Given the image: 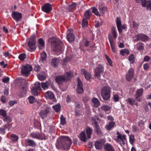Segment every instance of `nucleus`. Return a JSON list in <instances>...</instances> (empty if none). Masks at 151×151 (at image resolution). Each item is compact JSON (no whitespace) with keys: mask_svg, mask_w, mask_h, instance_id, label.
<instances>
[{"mask_svg":"<svg viewBox=\"0 0 151 151\" xmlns=\"http://www.w3.org/2000/svg\"><path fill=\"white\" fill-rule=\"evenodd\" d=\"M143 68L145 70H146L148 69L150 67V65L149 63H145L143 65Z\"/></svg>","mask_w":151,"mask_h":151,"instance_id":"obj_58","label":"nucleus"},{"mask_svg":"<svg viewBox=\"0 0 151 151\" xmlns=\"http://www.w3.org/2000/svg\"><path fill=\"white\" fill-rule=\"evenodd\" d=\"M101 109L105 111H107L110 110V107L108 105H104L101 107Z\"/></svg>","mask_w":151,"mask_h":151,"instance_id":"obj_40","label":"nucleus"},{"mask_svg":"<svg viewBox=\"0 0 151 151\" xmlns=\"http://www.w3.org/2000/svg\"><path fill=\"white\" fill-rule=\"evenodd\" d=\"M137 3H142L143 6H147L148 9L151 10V2L150 1H147L146 0H135Z\"/></svg>","mask_w":151,"mask_h":151,"instance_id":"obj_10","label":"nucleus"},{"mask_svg":"<svg viewBox=\"0 0 151 151\" xmlns=\"http://www.w3.org/2000/svg\"><path fill=\"white\" fill-rule=\"evenodd\" d=\"M9 81V78L8 77H6L2 80V81L4 83H7Z\"/></svg>","mask_w":151,"mask_h":151,"instance_id":"obj_64","label":"nucleus"},{"mask_svg":"<svg viewBox=\"0 0 151 151\" xmlns=\"http://www.w3.org/2000/svg\"><path fill=\"white\" fill-rule=\"evenodd\" d=\"M29 137L33 139L38 140L45 139L44 134L38 132H34L31 133L29 135Z\"/></svg>","mask_w":151,"mask_h":151,"instance_id":"obj_6","label":"nucleus"},{"mask_svg":"<svg viewBox=\"0 0 151 151\" xmlns=\"http://www.w3.org/2000/svg\"><path fill=\"white\" fill-rule=\"evenodd\" d=\"M37 77L41 81H42L45 78V76L40 74L38 75H37Z\"/></svg>","mask_w":151,"mask_h":151,"instance_id":"obj_57","label":"nucleus"},{"mask_svg":"<svg viewBox=\"0 0 151 151\" xmlns=\"http://www.w3.org/2000/svg\"><path fill=\"white\" fill-rule=\"evenodd\" d=\"M0 65L3 68H5L6 67V66L7 65V64H5L4 62V61H2L0 62Z\"/></svg>","mask_w":151,"mask_h":151,"instance_id":"obj_63","label":"nucleus"},{"mask_svg":"<svg viewBox=\"0 0 151 151\" xmlns=\"http://www.w3.org/2000/svg\"><path fill=\"white\" fill-rule=\"evenodd\" d=\"M104 149L105 151H115L112 145L109 143L106 144L105 145Z\"/></svg>","mask_w":151,"mask_h":151,"instance_id":"obj_23","label":"nucleus"},{"mask_svg":"<svg viewBox=\"0 0 151 151\" xmlns=\"http://www.w3.org/2000/svg\"><path fill=\"white\" fill-rule=\"evenodd\" d=\"M58 60L56 58H54L52 59L51 61V64L54 67H56L58 64Z\"/></svg>","mask_w":151,"mask_h":151,"instance_id":"obj_33","label":"nucleus"},{"mask_svg":"<svg viewBox=\"0 0 151 151\" xmlns=\"http://www.w3.org/2000/svg\"><path fill=\"white\" fill-rule=\"evenodd\" d=\"M11 136L12 140L14 142H16L18 139L19 138L18 136L14 134H11Z\"/></svg>","mask_w":151,"mask_h":151,"instance_id":"obj_38","label":"nucleus"},{"mask_svg":"<svg viewBox=\"0 0 151 151\" xmlns=\"http://www.w3.org/2000/svg\"><path fill=\"white\" fill-rule=\"evenodd\" d=\"M25 144L26 146L35 147L36 145L35 141L32 139H26L25 140Z\"/></svg>","mask_w":151,"mask_h":151,"instance_id":"obj_18","label":"nucleus"},{"mask_svg":"<svg viewBox=\"0 0 151 151\" xmlns=\"http://www.w3.org/2000/svg\"><path fill=\"white\" fill-rule=\"evenodd\" d=\"M45 97L47 99H53L55 98L54 94L51 91H48L45 93Z\"/></svg>","mask_w":151,"mask_h":151,"instance_id":"obj_19","label":"nucleus"},{"mask_svg":"<svg viewBox=\"0 0 151 151\" xmlns=\"http://www.w3.org/2000/svg\"><path fill=\"white\" fill-rule=\"evenodd\" d=\"M92 120L93 122V124H94L95 127V130L96 132L98 134H99L101 133V131L99 128V125L98 124L97 121H95V119H94L93 118L92 119Z\"/></svg>","mask_w":151,"mask_h":151,"instance_id":"obj_22","label":"nucleus"},{"mask_svg":"<svg viewBox=\"0 0 151 151\" xmlns=\"http://www.w3.org/2000/svg\"><path fill=\"white\" fill-rule=\"evenodd\" d=\"M5 129L4 127H0V133L2 134H4L5 133Z\"/></svg>","mask_w":151,"mask_h":151,"instance_id":"obj_60","label":"nucleus"},{"mask_svg":"<svg viewBox=\"0 0 151 151\" xmlns=\"http://www.w3.org/2000/svg\"><path fill=\"white\" fill-rule=\"evenodd\" d=\"M52 107L56 112H58L60 111V106L59 104H57L53 106Z\"/></svg>","mask_w":151,"mask_h":151,"instance_id":"obj_47","label":"nucleus"},{"mask_svg":"<svg viewBox=\"0 0 151 151\" xmlns=\"http://www.w3.org/2000/svg\"><path fill=\"white\" fill-rule=\"evenodd\" d=\"M50 108L49 107H47L45 110H42L39 113V114L42 119L45 118L47 116V114L50 112Z\"/></svg>","mask_w":151,"mask_h":151,"instance_id":"obj_17","label":"nucleus"},{"mask_svg":"<svg viewBox=\"0 0 151 151\" xmlns=\"http://www.w3.org/2000/svg\"><path fill=\"white\" fill-rule=\"evenodd\" d=\"M72 141L69 137L67 136H61L57 139L56 146L58 149L62 148L68 150L70 147Z\"/></svg>","mask_w":151,"mask_h":151,"instance_id":"obj_1","label":"nucleus"},{"mask_svg":"<svg viewBox=\"0 0 151 151\" xmlns=\"http://www.w3.org/2000/svg\"><path fill=\"white\" fill-rule=\"evenodd\" d=\"M38 90L36 89L32 88L31 90V91L32 93L35 96H38V93L37 91Z\"/></svg>","mask_w":151,"mask_h":151,"instance_id":"obj_52","label":"nucleus"},{"mask_svg":"<svg viewBox=\"0 0 151 151\" xmlns=\"http://www.w3.org/2000/svg\"><path fill=\"white\" fill-rule=\"evenodd\" d=\"M29 100L30 103L32 104L36 101V99L33 96H30L29 97Z\"/></svg>","mask_w":151,"mask_h":151,"instance_id":"obj_49","label":"nucleus"},{"mask_svg":"<svg viewBox=\"0 0 151 151\" xmlns=\"http://www.w3.org/2000/svg\"><path fill=\"white\" fill-rule=\"evenodd\" d=\"M109 40L110 43L112 51L114 53L116 52V50L114 42L112 38L109 37Z\"/></svg>","mask_w":151,"mask_h":151,"instance_id":"obj_20","label":"nucleus"},{"mask_svg":"<svg viewBox=\"0 0 151 151\" xmlns=\"http://www.w3.org/2000/svg\"><path fill=\"white\" fill-rule=\"evenodd\" d=\"M72 57H66L63 60V61L64 62L66 63L69 61L70 60Z\"/></svg>","mask_w":151,"mask_h":151,"instance_id":"obj_61","label":"nucleus"},{"mask_svg":"<svg viewBox=\"0 0 151 151\" xmlns=\"http://www.w3.org/2000/svg\"><path fill=\"white\" fill-rule=\"evenodd\" d=\"M52 9L51 5L49 3L45 4L42 7V10L46 13H49Z\"/></svg>","mask_w":151,"mask_h":151,"instance_id":"obj_16","label":"nucleus"},{"mask_svg":"<svg viewBox=\"0 0 151 151\" xmlns=\"http://www.w3.org/2000/svg\"><path fill=\"white\" fill-rule=\"evenodd\" d=\"M104 67L103 65L100 64L98 65L95 70V76L98 78L101 76V74L104 72Z\"/></svg>","mask_w":151,"mask_h":151,"instance_id":"obj_9","label":"nucleus"},{"mask_svg":"<svg viewBox=\"0 0 151 151\" xmlns=\"http://www.w3.org/2000/svg\"><path fill=\"white\" fill-rule=\"evenodd\" d=\"M105 57L109 64L111 66H112V62L110 58L107 55H106Z\"/></svg>","mask_w":151,"mask_h":151,"instance_id":"obj_53","label":"nucleus"},{"mask_svg":"<svg viewBox=\"0 0 151 151\" xmlns=\"http://www.w3.org/2000/svg\"><path fill=\"white\" fill-rule=\"evenodd\" d=\"M129 142L131 144H132L134 141V136L133 135H131L129 137Z\"/></svg>","mask_w":151,"mask_h":151,"instance_id":"obj_51","label":"nucleus"},{"mask_svg":"<svg viewBox=\"0 0 151 151\" xmlns=\"http://www.w3.org/2000/svg\"><path fill=\"white\" fill-rule=\"evenodd\" d=\"M79 137L81 140L85 142L86 140V137L85 132H82L80 134Z\"/></svg>","mask_w":151,"mask_h":151,"instance_id":"obj_30","label":"nucleus"},{"mask_svg":"<svg viewBox=\"0 0 151 151\" xmlns=\"http://www.w3.org/2000/svg\"><path fill=\"white\" fill-rule=\"evenodd\" d=\"M105 141L103 139L96 141L95 143V146L96 149L100 150L102 148L104 143Z\"/></svg>","mask_w":151,"mask_h":151,"instance_id":"obj_14","label":"nucleus"},{"mask_svg":"<svg viewBox=\"0 0 151 151\" xmlns=\"http://www.w3.org/2000/svg\"><path fill=\"white\" fill-rule=\"evenodd\" d=\"M87 137L88 139L91 138V136L92 132V129L91 128L88 127L86 128Z\"/></svg>","mask_w":151,"mask_h":151,"instance_id":"obj_29","label":"nucleus"},{"mask_svg":"<svg viewBox=\"0 0 151 151\" xmlns=\"http://www.w3.org/2000/svg\"><path fill=\"white\" fill-rule=\"evenodd\" d=\"M41 56L42 60H44L47 57V55L45 52H43L41 54Z\"/></svg>","mask_w":151,"mask_h":151,"instance_id":"obj_59","label":"nucleus"},{"mask_svg":"<svg viewBox=\"0 0 151 151\" xmlns=\"http://www.w3.org/2000/svg\"><path fill=\"white\" fill-rule=\"evenodd\" d=\"M38 47L40 49H43L45 47V42L41 38H40L38 42Z\"/></svg>","mask_w":151,"mask_h":151,"instance_id":"obj_25","label":"nucleus"},{"mask_svg":"<svg viewBox=\"0 0 151 151\" xmlns=\"http://www.w3.org/2000/svg\"><path fill=\"white\" fill-rule=\"evenodd\" d=\"M0 115L4 117H6V112L4 109H0Z\"/></svg>","mask_w":151,"mask_h":151,"instance_id":"obj_48","label":"nucleus"},{"mask_svg":"<svg viewBox=\"0 0 151 151\" xmlns=\"http://www.w3.org/2000/svg\"><path fill=\"white\" fill-rule=\"evenodd\" d=\"M25 58L26 55L24 53L20 54L19 56V58L21 60H24Z\"/></svg>","mask_w":151,"mask_h":151,"instance_id":"obj_54","label":"nucleus"},{"mask_svg":"<svg viewBox=\"0 0 151 151\" xmlns=\"http://www.w3.org/2000/svg\"><path fill=\"white\" fill-rule=\"evenodd\" d=\"M73 75V73L72 72H67L63 75L56 76L55 79L56 82L58 84H61L72 78Z\"/></svg>","mask_w":151,"mask_h":151,"instance_id":"obj_3","label":"nucleus"},{"mask_svg":"<svg viewBox=\"0 0 151 151\" xmlns=\"http://www.w3.org/2000/svg\"><path fill=\"white\" fill-rule=\"evenodd\" d=\"M49 82H46L45 83H42L41 86L45 90L47 89L48 87Z\"/></svg>","mask_w":151,"mask_h":151,"instance_id":"obj_37","label":"nucleus"},{"mask_svg":"<svg viewBox=\"0 0 151 151\" xmlns=\"http://www.w3.org/2000/svg\"><path fill=\"white\" fill-rule=\"evenodd\" d=\"M52 50L55 53L60 54L63 50V44L59 39H56L51 43Z\"/></svg>","mask_w":151,"mask_h":151,"instance_id":"obj_2","label":"nucleus"},{"mask_svg":"<svg viewBox=\"0 0 151 151\" xmlns=\"http://www.w3.org/2000/svg\"><path fill=\"white\" fill-rule=\"evenodd\" d=\"M116 24L117 28L119 32L121 31V26L122 25L121 19L120 18L117 17L116 19Z\"/></svg>","mask_w":151,"mask_h":151,"instance_id":"obj_27","label":"nucleus"},{"mask_svg":"<svg viewBox=\"0 0 151 151\" xmlns=\"http://www.w3.org/2000/svg\"><path fill=\"white\" fill-rule=\"evenodd\" d=\"M128 60L131 63H133L134 60V56L133 55H130L129 57Z\"/></svg>","mask_w":151,"mask_h":151,"instance_id":"obj_43","label":"nucleus"},{"mask_svg":"<svg viewBox=\"0 0 151 151\" xmlns=\"http://www.w3.org/2000/svg\"><path fill=\"white\" fill-rule=\"evenodd\" d=\"M142 43H137V45L138 46L137 49L139 50H141L143 49L144 47L142 45Z\"/></svg>","mask_w":151,"mask_h":151,"instance_id":"obj_55","label":"nucleus"},{"mask_svg":"<svg viewBox=\"0 0 151 151\" xmlns=\"http://www.w3.org/2000/svg\"><path fill=\"white\" fill-rule=\"evenodd\" d=\"M134 74V70L132 68H130L128 70L126 75V79L128 81H130L133 77Z\"/></svg>","mask_w":151,"mask_h":151,"instance_id":"obj_11","label":"nucleus"},{"mask_svg":"<svg viewBox=\"0 0 151 151\" xmlns=\"http://www.w3.org/2000/svg\"><path fill=\"white\" fill-rule=\"evenodd\" d=\"M66 119L63 115H61L60 117V123L61 124L64 125L66 123Z\"/></svg>","mask_w":151,"mask_h":151,"instance_id":"obj_45","label":"nucleus"},{"mask_svg":"<svg viewBox=\"0 0 151 151\" xmlns=\"http://www.w3.org/2000/svg\"><path fill=\"white\" fill-rule=\"evenodd\" d=\"M27 90V88L26 87H22V88L21 89V91H22V93L20 96L21 97L24 96L26 94V92Z\"/></svg>","mask_w":151,"mask_h":151,"instance_id":"obj_41","label":"nucleus"},{"mask_svg":"<svg viewBox=\"0 0 151 151\" xmlns=\"http://www.w3.org/2000/svg\"><path fill=\"white\" fill-rule=\"evenodd\" d=\"M77 81L78 84L77 88L76 89L77 92L78 93H82L83 92L82 83L80 80L79 78L78 79Z\"/></svg>","mask_w":151,"mask_h":151,"instance_id":"obj_15","label":"nucleus"},{"mask_svg":"<svg viewBox=\"0 0 151 151\" xmlns=\"http://www.w3.org/2000/svg\"><path fill=\"white\" fill-rule=\"evenodd\" d=\"M32 68L31 65H26L22 66L21 68V73L22 75L25 77L28 76Z\"/></svg>","mask_w":151,"mask_h":151,"instance_id":"obj_5","label":"nucleus"},{"mask_svg":"<svg viewBox=\"0 0 151 151\" xmlns=\"http://www.w3.org/2000/svg\"><path fill=\"white\" fill-rule=\"evenodd\" d=\"M91 12L89 10H88L86 11L84 13V16L86 19L90 18L91 15Z\"/></svg>","mask_w":151,"mask_h":151,"instance_id":"obj_31","label":"nucleus"},{"mask_svg":"<svg viewBox=\"0 0 151 151\" xmlns=\"http://www.w3.org/2000/svg\"><path fill=\"white\" fill-rule=\"evenodd\" d=\"M92 9V12L94 13L95 15L97 16H99L100 14L98 10L95 7H92L91 8Z\"/></svg>","mask_w":151,"mask_h":151,"instance_id":"obj_42","label":"nucleus"},{"mask_svg":"<svg viewBox=\"0 0 151 151\" xmlns=\"http://www.w3.org/2000/svg\"><path fill=\"white\" fill-rule=\"evenodd\" d=\"M67 38L68 41L69 42H72L74 40L75 37L74 35L72 33L68 34Z\"/></svg>","mask_w":151,"mask_h":151,"instance_id":"obj_26","label":"nucleus"},{"mask_svg":"<svg viewBox=\"0 0 151 151\" xmlns=\"http://www.w3.org/2000/svg\"><path fill=\"white\" fill-rule=\"evenodd\" d=\"M35 38V35H33L31 36L29 39L28 40L27 44L30 49V51H32L35 49L36 48Z\"/></svg>","mask_w":151,"mask_h":151,"instance_id":"obj_7","label":"nucleus"},{"mask_svg":"<svg viewBox=\"0 0 151 151\" xmlns=\"http://www.w3.org/2000/svg\"><path fill=\"white\" fill-rule=\"evenodd\" d=\"M120 54L123 56L125 54L128 55L129 53V50L126 49L121 50L120 51Z\"/></svg>","mask_w":151,"mask_h":151,"instance_id":"obj_36","label":"nucleus"},{"mask_svg":"<svg viewBox=\"0 0 151 151\" xmlns=\"http://www.w3.org/2000/svg\"><path fill=\"white\" fill-rule=\"evenodd\" d=\"M93 106L96 108L98 107L100 105V102L97 98H93L92 99Z\"/></svg>","mask_w":151,"mask_h":151,"instance_id":"obj_24","label":"nucleus"},{"mask_svg":"<svg viewBox=\"0 0 151 151\" xmlns=\"http://www.w3.org/2000/svg\"><path fill=\"white\" fill-rule=\"evenodd\" d=\"M101 94L103 99L105 100H108L110 97V89L109 86L103 87L101 90Z\"/></svg>","mask_w":151,"mask_h":151,"instance_id":"obj_4","label":"nucleus"},{"mask_svg":"<svg viewBox=\"0 0 151 151\" xmlns=\"http://www.w3.org/2000/svg\"><path fill=\"white\" fill-rule=\"evenodd\" d=\"M34 85L35 87H33V88L36 89L38 90V91H40L41 90L40 83L36 82L34 84Z\"/></svg>","mask_w":151,"mask_h":151,"instance_id":"obj_39","label":"nucleus"},{"mask_svg":"<svg viewBox=\"0 0 151 151\" xmlns=\"http://www.w3.org/2000/svg\"><path fill=\"white\" fill-rule=\"evenodd\" d=\"M76 6V3H74L71 4V5L69 6L68 9L69 11H71V10L74 9Z\"/></svg>","mask_w":151,"mask_h":151,"instance_id":"obj_50","label":"nucleus"},{"mask_svg":"<svg viewBox=\"0 0 151 151\" xmlns=\"http://www.w3.org/2000/svg\"><path fill=\"white\" fill-rule=\"evenodd\" d=\"M4 118L3 120L4 122H6L7 123H9L12 121L11 118L9 116H6V117H4Z\"/></svg>","mask_w":151,"mask_h":151,"instance_id":"obj_44","label":"nucleus"},{"mask_svg":"<svg viewBox=\"0 0 151 151\" xmlns=\"http://www.w3.org/2000/svg\"><path fill=\"white\" fill-rule=\"evenodd\" d=\"M87 19H84L82 21V27H85L88 25V21Z\"/></svg>","mask_w":151,"mask_h":151,"instance_id":"obj_46","label":"nucleus"},{"mask_svg":"<svg viewBox=\"0 0 151 151\" xmlns=\"http://www.w3.org/2000/svg\"><path fill=\"white\" fill-rule=\"evenodd\" d=\"M81 73L84 75L86 79L87 80H89L91 78L90 74L84 69H81Z\"/></svg>","mask_w":151,"mask_h":151,"instance_id":"obj_21","label":"nucleus"},{"mask_svg":"<svg viewBox=\"0 0 151 151\" xmlns=\"http://www.w3.org/2000/svg\"><path fill=\"white\" fill-rule=\"evenodd\" d=\"M134 99L132 98H129L126 100L127 103L132 106L134 105Z\"/></svg>","mask_w":151,"mask_h":151,"instance_id":"obj_35","label":"nucleus"},{"mask_svg":"<svg viewBox=\"0 0 151 151\" xmlns=\"http://www.w3.org/2000/svg\"><path fill=\"white\" fill-rule=\"evenodd\" d=\"M143 92V89H138L136 91L135 95V99H137L139 98L142 94Z\"/></svg>","mask_w":151,"mask_h":151,"instance_id":"obj_28","label":"nucleus"},{"mask_svg":"<svg viewBox=\"0 0 151 151\" xmlns=\"http://www.w3.org/2000/svg\"><path fill=\"white\" fill-rule=\"evenodd\" d=\"M12 17L17 22L19 21L22 18V14L21 13L13 11L12 14Z\"/></svg>","mask_w":151,"mask_h":151,"instance_id":"obj_13","label":"nucleus"},{"mask_svg":"<svg viewBox=\"0 0 151 151\" xmlns=\"http://www.w3.org/2000/svg\"><path fill=\"white\" fill-rule=\"evenodd\" d=\"M135 37L137 38V39L134 40L136 41L140 40L143 42H145L148 40L149 39V38L148 36L143 34L138 35H136Z\"/></svg>","mask_w":151,"mask_h":151,"instance_id":"obj_12","label":"nucleus"},{"mask_svg":"<svg viewBox=\"0 0 151 151\" xmlns=\"http://www.w3.org/2000/svg\"><path fill=\"white\" fill-rule=\"evenodd\" d=\"M111 32L114 38H116V37L117 35L115 29L114 28H113L112 29Z\"/></svg>","mask_w":151,"mask_h":151,"instance_id":"obj_56","label":"nucleus"},{"mask_svg":"<svg viewBox=\"0 0 151 151\" xmlns=\"http://www.w3.org/2000/svg\"><path fill=\"white\" fill-rule=\"evenodd\" d=\"M115 124V123L114 122H111L109 124L106 125L105 126L106 128V129L109 130L113 128Z\"/></svg>","mask_w":151,"mask_h":151,"instance_id":"obj_32","label":"nucleus"},{"mask_svg":"<svg viewBox=\"0 0 151 151\" xmlns=\"http://www.w3.org/2000/svg\"><path fill=\"white\" fill-rule=\"evenodd\" d=\"M114 99L115 101H117L119 100V97L117 94H115L114 95Z\"/></svg>","mask_w":151,"mask_h":151,"instance_id":"obj_62","label":"nucleus"},{"mask_svg":"<svg viewBox=\"0 0 151 151\" xmlns=\"http://www.w3.org/2000/svg\"><path fill=\"white\" fill-rule=\"evenodd\" d=\"M116 134L117 138L116 139V141L118 142L122 146L124 145L125 140L126 139L125 136L124 135H122L118 132H117Z\"/></svg>","mask_w":151,"mask_h":151,"instance_id":"obj_8","label":"nucleus"},{"mask_svg":"<svg viewBox=\"0 0 151 151\" xmlns=\"http://www.w3.org/2000/svg\"><path fill=\"white\" fill-rule=\"evenodd\" d=\"M98 8L101 14L104 13L107 10V7L105 6L102 7L99 6Z\"/></svg>","mask_w":151,"mask_h":151,"instance_id":"obj_34","label":"nucleus"}]
</instances>
